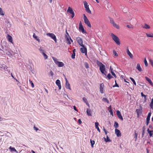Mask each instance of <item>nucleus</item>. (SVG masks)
Masks as SVG:
<instances>
[{
    "mask_svg": "<svg viewBox=\"0 0 153 153\" xmlns=\"http://www.w3.org/2000/svg\"><path fill=\"white\" fill-rule=\"evenodd\" d=\"M111 36L112 39L117 45L120 44V39L118 37L113 33H111Z\"/></svg>",
    "mask_w": 153,
    "mask_h": 153,
    "instance_id": "f257e3e1",
    "label": "nucleus"
},
{
    "mask_svg": "<svg viewBox=\"0 0 153 153\" xmlns=\"http://www.w3.org/2000/svg\"><path fill=\"white\" fill-rule=\"evenodd\" d=\"M83 19L85 23L89 27H91V25L89 20L85 14H83Z\"/></svg>",
    "mask_w": 153,
    "mask_h": 153,
    "instance_id": "f03ea898",
    "label": "nucleus"
},
{
    "mask_svg": "<svg viewBox=\"0 0 153 153\" xmlns=\"http://www.w3.org/2000/svg\"><path fill=\"white\" fill-rule=\"evenodd\" d=\"M46 35L53 39L56 43L57 42V39L56 36L53 33H48L46 34Z\"/></svg>",
    "mask_w": 153,
    "mask_h": 153,
    "instance_id": "7ed1b4c3",
    "label": "nucleus"
},
{
    "mask_svg": "<svg viewBox=\"0 0 153 153\" xmlns=\"http://www.w3.org/2000/svg\"><path fill=\"white\" fill-rule=\"evenodd\" d=\"M76 40L79 44L81 47H83L84 45L83 44V40L80 37H78L76 38Z\"/></svg>",
    "mask_w": 153,
    "mask_h": 153,
    "instance_id": "20e7f679",
    "label": "nucleus"
},
{
    "mask_svg": "<svg viewBox=\"0 0 153 153\" xmlns=\"http://www.w3.org/2000/svg\"><path fill=\"white\" fill-rule=\"evenodd\" d=\"M80 49L81 52L83 53H85V55H87V50L86 48L85 47L84 45L83 47H82Z\"/></svg>",
    "mask_w": 153,
    "mask_h": 153,
    "instance_id": "39448f33",
    "label": "nucleus"
},
{
    "mask_svg": "<svg viewBox=\"0 0 153 153\" xmlns=\"http://www.w3.org/2000/svg\"><path fill=\"white\" fill-rule=\"evenodd\" d=\"M79 29L81 30L82 33H86V32L85 31L81 22H80L79 23Z\"/></svg>",
    "mask_w": 153,
    "mask_h": 153,
    "instance_id": "423d86ee",
    "label": "nucleus"
},
{
    "mask_svg": "<svg viewBox=\"0 0 153 153\" xmlns=\"http://www.w3.org/2000/svg\"><path fill=\"white\" fill-rule=\"evenodd\" d=\"M100 69L102 74H104L105 75H106L105 73V72H106L105 66L104 65H102V66L100 67Z\"/></svg>",
    "mask_w": 153,
    "mask_h": 153,
    "instance_id": "0eeeda50",
    "label": "nucleus"
},
{
    "mask_svg": "<svg viewBox=\"0 0 153 153\" xmlns=\"http://www.w3.org/2000/svg\"><path fill=\"white\" fill-rule=\"evenodd\" d=\"M104 87V85L103 83H101L100 85V92L101 93H104L103 89Z\"/></svg>",
    "mask_w": 153,
    "mask_h": 153,
    "instance_id": "6e6552de",
    "label": "nucleus"
},
{
    "mask_svg": "<svg viewBox=\"0 0 153 153\" xmlns=\"http://www.w3.org/2000/svg\"><path fill=\"white\" fill-rule=\"evenodd\" d=\"M140 108L139 109H137L136 110V112L138 117H139V115L141 114H142V108L141 106H140Z\"/></svg>",
    "mask_w": 153,
    "mask_h": 153,
    "instance_id": "1a4fd4ad",
    "label": "nucleus"
},
{
    "mask_svg": "<svg viewBox=\"0 0 153 153\" xmlns=\"http://www.w3.org/2000/svg\"><path fill=\"white\" fill-rule=\"evenodd\" d=\"M117 114L118 116V117L121 119L122 120H123V118L122 117V116L121 115V114L120 112L119 111H117Z\"/></svg>",
    "mask_w": 153,
    "mask_h": 153,
    "instance_id": "9d476101",
    "label": "nucleus"
},
{
    "mask_svg": "<svg viewBox=\"0 0 153 153\" xmlns=\"http://www.w3.org/2000/svg\"><path fill=\"white\" fill-rule=\"evenodd\" d=\"M115 133L117 137H120L121 133L120 130L117 129H116L115 130Z\"/></svg>",
    "mask_w": 153,
    "mask_h": 153,
    "instance_id": "9b49d317",
    "label": "nucleus"
},
{
    "mask_svg": "<svg viewBox=\"0 0 153 153\" xmlns=\"http://www.w3.org/2000/svg\"><path fill=\"white\" fill-rule=\"evenodd\" d=\"M56 85L58 86L59 89H60L61 88V86L60 81L59 79L57 80L56 81Z\"/></svg>",
    "mask_w": 153,
    "mask_h": 153,
    "instance_id": "f8f14e48",
    "label": "nucleus"
},
{
    "mask_svg": "<svg viewBox=\"0 0 153 153\" xmlns=\"http://www.w3.org/2000/svg\"><path fill=\"white\" fill-rule=\"evenodd\" d=\"M65 38L66 39V40L67 41V44L69 45L71 44V43L70 41L71 40L70 39V37L68 36L67 35H65Z\"/></svg>",
    "mask_w": 153,
    "mask_h": 153,
    "instance_id": "ddd939ff",
    "label": "nucleus"
},
{
    "mask_svg": "<svg viewBox=\"0 0 153 153\" xmlns=\"http://www.w3.org/2000/svg\"><path fill=\"white\" fill-rule=\"evenodd\" d=\"M56 65H58L59 67H63L64 65V64L62 62H56Z\"/></svg>",
    "mask_w": 153,
    "mask_h": 153,
    "instance_id": "4468645a",
    "label": "nucleus"
},
{
    "mask_svg": "<svg viewBox=\"0 0 153 153\" xmlns=\"http://www.w3.org/2000/svg\"><path fill=\"white\" fill-rule=\"evenodd\" d=\"M145 78L146 80L152 86H153V83L150 79L147 76H145Z\"/></svg>",
    "mask_w": 153,
    "mask_h": 153,
    "instance_id": "2eb2a0df",
    "label": "nucleus"
},
{
    "mask_svg": "<svg viewBox=\"0 0 153 153\" xmlns=\"http://www.w3.org/2000/svg\"><path fill=\"white\" fill-rule=\"evenodd\" d=\"M127 54L131 58H132L133 57V55L132 53L130 52L128 48L127 50Z\"/></svg>",
    "mask_w": 153,
    "mask_h": 153,
    "instance_id": "dca6fc26",
    "label": "nucleus"
},
{
    "mask_svg": "<svg viewBox=\"0 0 153 153\" xmlns=\"http://www.w3.org/2000/svg\"><path fill=\"white\" fill-rule=\"evenodd\" d=\"M136 68L140 71H142L140 65L139 63H138L137 64Z\"/></svg>",
    "mask_w": 153,
    "mask_h": 153,
    "instance_id": "f3484780",
    "label": "nucleus"
},
{
    "mask_svg": "<svg viewBox=\"0 0 153 153\" xmlns=\"http://www.w3.org/2000/svg\"><path fill=\"white\" fill-rule=\"evenodd\" d=\"M67 12L70 13V14L74 12V11L70 7H69L67 10Z\"/></svg>",
    "mask_w": 153,
    "mask_h": 153,
    "instance_id": "a211bd4d",
    "label": "nucleus"
},
{
    "mask_svg": "<svg viewBox=\"0 0 153 153\" xmlns=\"http://www.w3.org/2000/svg\"><path fill=\"white\" fill-rule=\"evenodd\" d=\"M9 149L10 150V151L11 152H15L17 153H18V152L14 148L12 147L11 146H10L9 148Z\"/></svg>",
    "mask_w": 153,
    "mask_h": 153,
    "instance_id": "6ab92c4d",
    "label": "nucleus"
},
{
    "mask_svg": "<svg viewBox=\"0 0 153 153\" xmlns=\"http://www.w3.org/2000/svg\"><path fill=\"white\" fill-rule=\"evenodd\" d=\"M147 131L148 132V133L149 134V136L150 137H152V135L153 134V131H150L149 128L147 129Z\"/></svg>",
    "mask_w": 153,
    "mask_h": 153,
    "instance_id": "aec40b11",
    "label": "nucleus"
},
{
    "mask_svg": "<svg viewBox=\"0 0 153 153\" xmlns=\"http://www.w3.org/2000/svg\"><path fill=\"white\" fill-rule=\"evenodd\" d=\"M65 86L67 88L71 89L70 84L69 83L68 81H67V82H66Z\"/></svg>",
    "mask_w": 153,
    "mask_h": 153,
    "instance_id": "412c9836",
    "label": "nucleus"
},
{
    "mask_svg": "<svg viewBox=\"0 0 153 153\" xmlns=\"http://www.w3.org/2000/svg\"><path fill=\"white\" fill-rule=\"evenodd\" d=\"M142 27L143 28L146 29H149L150 28V27L147 24H145L144 26H142Z\"/></svg>",
    "mask_w": 153,
    "mask_h": 153,
    "instance_id": "4be33fe9",
    "label": "nucleus"
},
{
    "mask_svg": "<svg viewBox=\"0 0 153 153\" xmlns=\"http://www.w3.org/2000/svg\"><path fill=\"white\" fill-rule=\"evenodd\" d=\"M7 39L10 42L12 43V38L11 36L8 35H7Z\"/></svg>",
    "mask_w": 153,
    "mask_h": 153,
    "instance_id": "5701e85b",
    "label": "nucleus"
},
{
    "mask_svg": "<svg viewBox=\"0 0 153 153\" xmlns=\"http://www.w3.org/2000/svg\"><path fill=\"white\" fill-rule=\"evenodd\" d=\"M83 100L85 103L89 107V104L88 103L87 99L85 97H83Z\"/></svg>",
    "mask_w": 153,
    "mask_h": 153,
    "instance_id": "b1692460",
    "label": "nucleus"
},
{
    "mask_svg": "<svg viewBox=\"0 0 153 153\" xmlns=\"http://www.w3.org/2000/svg\"><path fill=\"white\" fill-rule=\"evenodd\" d=\"M87 113L88 115L91 116V110L89 109H87Z\"/></svg>",
    "mask_w": 153,
    "mask_h": 153,
    "instance_id": "393cba45",
    "label": "nucleus"
},
{
    "mask_svg": "<svg viewBox=\"0 0 153 153\" xmlns=\"http://www.w3.org/2000/svg\"><path fill=\"white\" fill-rule=\"evenodd\" d=\"M113 26L117 29H119L120 27L115 22L113 25Z\"/></svg>",
    "mask_w": 153,
    "mask_h": 153,
    "instance_id": "a878e982",
    "label": "nucleus"
},
{
    "mask_svg": "<svg viewBox=\"0 0 153 153\" xmlns=\"http://www.w3.org/2000/svg\"><path fill=\"white\" fill-rule=\"evenodd\" d=\"M102 100H103V101L104 102H106L107 103H109V101L107 98H103L102 99Z\"/></svg>",
    "mask_w": 153,
    "mask_h": 153,
    "instance_id": "bb28decb",
    "label": "nucleus"
},
{
    "mask_svg": "<svg viewBox=\"0 0 153 153\" xmlns=\"http://www.w3.org/2000/svg\"><path fill=\"white\" fill-rule=\"evenodd\" d=\"M97 65L100 67L101 66H102V65H104L101 62L99 61H97Z\"/></svg>",
    "mask_w": 153,
    "mask_h": 153,
    "instance_id": "cd10ccee",
    "label": "nucleus"
},
{
    "mask_svg": "<svg viewBox=\"0 0 153 153\" xmlns=\"http://www.w3.org/2000/svg\"><path fill=\"white\" fill-rule=\"evenodd\" d=\"M150 106L151 108L153 110V98L152 100Z\"/></svg>",
    "mask_w": 153,
    "mask_h": 153,
    "instance_id": "c85d7f7f",
    "label": "nucleus"
},
{
    "mask_svg": "<svg viewBox=\"0 0 153 153\" xmlns=\"http://www.w3.org/2000/svg\"><path fill=\"white\" fill-rule=\"evenodd\" d=\"M146 35L148 37H153V34H148L146 33Z\"/></svg>",
    "mask_w": 153,
    "mask_h": 153,
    "instance_id": "c756f323",
    "label": "nucleus"
},
{
    "mask_svg": "<svg viewBox=\"0 0 153 153\" xmlns=\"http://www.w3.org/2000/svg\"><path fill=\"white\" fill-rule=\"evenodd\" d=\"M88 13L91 14V12L89 8H88L85 10Z\"/></svg>",
    "mask_w": 153,
    "mask_h": 153,
    "instance_id": "7c9ffc66",
    "label": "nucleus"
},
{
    "mask_svg": "<svg viewBox=\"0 0 153 153\" xmlns=\"http://www.w3.org/2000/svg\"><path fill=\"white\" fill-rule=\"evenodd\" d=\"M130 79H131V80L133 82V84L135 85H136V83L135 80H134V79L133 78H132V77H131L130 78Z\"/></svg>",
    "mask_w": 153,
    "mask_h": 153,
    "instance_id": "2f4dec72",
    "label": "nucleus"
},
{
    "mask_svg": "<svg viewBox=\"0 0 153 153\" xmlns=\"http://www.w3.org/2000/svg\"><path fill=\"white\" fill-rule=\"evenodd\" d=\"M110 23L112 24V25L115 23V22L114 21V19L111 18H110Z\"/></svg>",
    "mask_w": 153,
    "mask_h": 153,
    "instance_id": "473e14b6",
    "label": "nucleus"
},
{
    "mask_svg": "<svg viewBox=\"0 0 153 153\" xmlns=\"http://www.w3.org/2000/svg\"><path fill=\"white\" fill-rule=\"evenodd\" d=\"M0 67L2 69H4L6 68L7 66L5 65H1Z\"/></svg>",
    "mask_w": 153,
    "mask_h": 153,
    "instance_id": "72a5a7b5",
    "label": "nucleus"
},
{
    "mask_svg": "<svg viewBox=\"0 0 153 153\" xmlns=\"http://www.w3.org/2000/svg\"><path fill=\"white\" fill-rule=\"evenodd\" d=\"M65 32H66V34H67L66 35H67L69 37H70V39L71 40V41L72 42H73V40L71 39V37H70V36H69V34L68 33L67 31V30H66Z\"/></svg>",
    "mask_w": 153,
    "mask_h": 153,
    "instance_id": "f704fd0d",
    "label": "nucleus"
},
{
    "mask_svg": "<svg viewBox=\"0 0 153 153\" xmlns=\"http://www.w3.org/2000/svg\"><path fill=\"white\" fill-rule=\"evenodd\" d=\"M42 54L43 55L45 59H46L48 58V56L46 54H45L44 52H42Z\"/></svg>",
    "mask_w": 153,
    "mask_h": 153,
    "instance_id": "c9c22d12",
    "label": "nucleus"
},
{
    "mask_svg": "<svg viewBox=\"0 0 153 153\" xmlns=\"http://www.w3.org/2000/svg\"><path fill=\"white\" fill-rule=\"evenodd\" d=\"M144 63H145V64L146 66H148V64L146 58H145L144 59Z\"/></svg>",
    "mask_w": 153,
    "mask_h": 153,
    "instance_id": "e433bc0d",
    "label": "nucleus"
},
{
    "mask_svg": "<svg viewBox=\"0 0 153 153\" xmlns=\"http://www.w3.org/2000/svg\"><path fill=\"white\" fill-rule=\"evenodd\" d=\"M33 36L35 39H36L39 42H40V40L38 38V37L37 36H35L34 34H33Z\"/></svg>",
    "mask_w": 153,
    "mask_h": 153,
    "instance_id": "4c0bfd02",
    "label": "nucleus"
},
{
    "mask_svg": "<svg viewBox=\"0 0 153 153\" xmlns=\"http://www.w3.org/2000/svg\"><path fill=\"white\" fill-rule=\"evenodd\" d=\"M114 126L115 128H117L118 126V124L117 123L115 122L114 124Z\"/></svg>",
    "mask_w": 153,
    "mask_h": 153,
    "instance_id": "58836bf2",
    "label": "nucleus"
},
{
    "mask_svg": "<svg viewBox=\"0 0 153 153\" xmlns=\"http://www.w3.org/2000/svg\"><path fill=\"white\" fill-rule=\"evenodd\" d=\"M53 60L54 62L56 64V63H57V62H58V61H57V59L56 58H55V57H53Z\"/></svg>",
    "mask_w": 153,
    "mask_h": 153,
    "instance_id": "ea45409f",
    "label": "nucleus"
},
{
    "mask_svg": "<svg viewBox=\"0 0 153 153\" xmlns=\"http://www.w3.org/2000/svg\"><path fill=\"white\" fill-rule=\"evenodd\" d=\"M113 54L114 56H118V54L114 50L113 51Z\"/></svg>",
    "mask_w": 153,
    "mask_h": 153,
    "instance_id": "a19ab883",
    "label": "nucleus"
},
{
    "mask_svg": "<svg viewBox=\"0 0 153 153\" xmlns=\"http://www.w3.org/2000/svg\"><path fill=\"white\" fill-rule=\"evenodd\" d=\"M106 137H107V140H106V139L105 138V142H109V141H111L109 139V137L108 136H107Z\"/></svg>",
    "mask_w": 153,
    "mask_h": 153,
    "instance_id": "79ce46f5",
    "label": "nucleus"
},
{
    "mask_svg": "<svg viewBox=\"0 0 153 153\" xmlns=\"http://www.w3.org/2000/svg\"><path fill=\"white\" fill-rule=\"evenodd\" d=\"M110 68L111 70V73L112 74L113 76H114L115 77H116V75L115 74V73H114V72L113 71H112V70H111V67H110Z\"/></svg>",
    "mask_w": 153,
    "mask_h": 153,
    "instance_id": "37998d69",
    "label": "nucleus"
},
{
    "mask_svg": "<svg viewBox=\"0 0 153 153\" xmlns=\"http://www.w3.org/2000/svg\"><path fill=\"white\" fill-rule=\"evenodd\" d=\"M90 141H91V145L92 147H93V145L95 143V142H94V140H91Z\"/></svg>",
    "mask_w": 153,
    "mask_h": 153,
    "instance_id": "c03bdc74",
    "label": "nucleus"
},
{
    "mask_svg": "<svg viewBox=\"0 0 153 153\" xmlns=\"http://www.w3.org/2000/svg\"><path fill=\"white\" fill-rule=\"evenodd\" d=\"M107 77L108 79H110L111 78H112V76H111L110 74H109L108 75Z\"/></svg>",
    "mask_w": 153,
    "mask_h": 153,
    "instance_id": "a18cd8bd",
    "label": "nucleus"
},
{
    "mask_svg": "<svg viewBox=\"0 0 153 153\" xmlns=\"http://www.w3.org/2000/svg\"><path fill=\"white\" fill-rule=\"evenodd\" d=\"M150 121V118H146V125H148Z\"/></svg>",
    "mask_w": 153,
    "mask_h": 153,
    "instance_id": "49530a36",
    "label": "nucleus"
},
{
    "mask_svg": "<svg viewBox=\"0 0 153 153\" xmlns=\"http://www.w3.org/2000/svg\"><path fill=\"white\" fill-rule=\"evenodd\" d=\"M85 67L86 68H89V65L88 64L87 62H85Z\"/></svg>",
    "mask_w": 153,
    "mask_h": 153,
    "instance_id": "de8ad7c7",
    "label": "nucleus"
},
{
    "mask_svg": "<svg viewBox=\"0 0 153 153\" xmlns=\"http://www.w3.org/2000/svg\"><path fill=\"white\" fill-rule=\"evenodd\" d=\"M75 53H73L71 55V58L74 59L75 58Z\"/></svg>",
    "mask_w": 153,
    "mask_h": 153,
    "instance_id": "09e8293b",
    "label": "nucleus"
},
{
    "mask_svg": "<svg viewBox=\"0 0 153 153\" xmlns=\"http://www.w3.org/2000/svg\"><path fill=\"white\" fill-rule=\"evenodd\" d=\"M0 14L2 15H4V14L3 13L1 7H0Z\"/></svg>",
    "mask_w": 153,
    "mask_h": 153,
    "instance_id": "8fccbe9b",
    "label": "nucleus"
},
{
    "mask_svg": "<svg viewBox=\"0 0 153 153\" xmlns=\"http://www.w3.org/2000/svg\"><path fill=\"white\" fill-rule=\"evenodd\" d=\"M137 134L136 132V131L135 132V134H134V137L135 138V140H136L137 138Z\"/></svg>",
    "mask_w": 153,
    "mask_h": 153,
    "instance_id": "3c124183",
    "label": "nucleus"
},
{
    "mask_svg": "<svg viewBox=\"0 0 153 153\" xmlns=\"http://www.w3.org/2000/svg\"><path fill=\"white\" fill-rule=\"evenodd\" d=\"M127 27H128L129 28H133V26L132 25H127Z\"/></svg>",
    "mask_w": 153,
    "mask_h": 153,
    "instance_id": "603ef678",
    "label": "nucleus"
},
{
    "mask_svg": "<svg viewBox=\"0 0 153 153\" xmlns=\"http://www.w3.org/2000/svg\"><path fill=\"white\" fill-rule=\"evenodd\" d=\"M83 3H84L85 7L88 5V3L86 1H84Z\"/></svg>",
    "mask_w": 153,
    "mask_h": 153,
    "instance_id": "864d4df0",
    "label": "nucleus"
},
{
    "mask_svg": "<svg viewBox=\"0 0 153 153\" xmlns=\"http://www.w3.org/2000/svg\"><path fill=\"white\" fill-rule=\"evenodd\" d=\"M99 124L98 122H96L95 123V128H96L97 127H98V126H99Z\"/></svg>",
    "mask_w": 153,
    "mask_h": 153,
    "instance_id": "5fc2aeb1",
    "label": "nucleus"
},
{
    "mask_svg": "<svg viewBox=\"0 0 153 153\" xmlns=\"http://www.w3.org/2000/svg\"><path fill=\"white\" fill-rule=\"evenodd\" d=\"M30 83L31 84L32 87L33 88L34 87V84L33 83V82H32V81H30Z\"/></svg>",
    "mask_w": 153,
    "mask_h": 153,
    "instance_id": "6e6d98bb",
    "label": "nucleus"
},
{
    "mask_svg": "<svg viewBox=\"0 0 153 153\" xmlns=\"http://www.w3.org/2000/svg\"><path fill=\"white\" fill-rule=\"evenodd\" d=\"M72 14L71 16V17L72 18H73L74 17V16H75V13L74 12L72 13H71Z\"/></svg>",
    "mask_w": 153,
    "mask_h": 153,
    "instance_id": "4d7b16f0",
    "label": "nucleus"
},
{
    "mask_svg": "<svg viewBox=\"0 0 153 153\" xmlns=\"http://www.w3.org/2000/svg\"><path fill=\"white\" fill-rule=\"evenodd\" d=\"M151 115V113L150 112L148 114V115L147 116V117L148 118H150V117Z\"/></svg>",
    "mask_w": 153,
    "mask_h": 153,
    "instance_id": "13d9d810",
    "label": "nucleus"
},
{
    "mask_svg": "<svg viewBox=\"0 0 153 153\" xmlns=\"http://www.w3.org/2000/svg\"><path fill=\"white\" fill-rule=\"evenodd\" d=\"M39 50L42 53L43 52H44V51L41 48H39Z\"/></svg>",
    "mask_w": 153,
    "mask_h": 153,
    "instance_id": "bf43d9fd",
    "label": "nucleus"
},
{
    "mask_svg": "<svg viewBox=\"0 0 153 153\" xmlns=\"http://www.w3.org/2000/svg\"><path fill=\"white\" fill-rule=\"evenodd\" d=\"M33 128L36 131L39 130V128H38L35 127V126Z\"/></svg>",
    "mask_w": 153,
    "mask_h": 153,
    "instance_id": "052dcab7",
    "label": "nucleus"
},
{
    "mask_svg": "<svg viewBox=\"0 0 153 153\" xmlns=\"http://www.w3.org/2000/svg\"><path fill=\"white\" fill-rule=\"evenodd\" d=\"M78 123L79 124H81L82 123V121H81V120L80 119H79L78 120Z\"/></svg>",
    "mask_w": 153,
    "mask_h": 153,
    "instance_id": "680f3d73",
    "label": "nucleus"
},
{
    "mask_svg": "<svg viewBox=\"0 0 153 153\" xmlns=\"http://www.w3.org/2000/svg\"><path fill=\"white\" fill-rule=\"evenodd\" d=\"M96 128L97 129V131H98L99 132H100V129L99 128V127H97V128Z\"/></svg>",
    "mask_w": 153,
    "mask_h": 153,
    "instance_id": "e2e57ef3",
    "label": "nucleus"
},
{
    "mask_svg": "<svg viewBox=\"0 0 153 153\" xmlns=\"http://www.w3.org/2000/svg\"><path fill=\"white\" fill-rule=\"evenodd\" d=\"M74 109L76 111H77V109L76 108V107L75 106H74Z\"/></svg>",
    "mask_w": 153,
    "mask_h": 153,
    "instance_id": "0e129e2a",
    "label": "nucleus"
},
{
    "mask_svg": "<svg viewBox=\"0 0 153 153\" xmlns=\"http://www.w3.org/2000/svg\"><path fill=\"white\" fill-rule=\"evenodd\" d=\"M109 112H110L111 114L112 115H113V113L112 112V110L111 109L110 111Z\"/></svg>",
    "mask_w": 153,
    "mask_h": 153,
    "instance_id": "69168bd1",
    "label": "nucleus"
},
{
    "mask_svg": "<svg viewBox=\"0 0 153 153\" xmlns=\"http://www.w3.org/2000/svg\"><path fill=\"white\" fill-rule=\"evenodd\" d=\"M150 64L153 67V61H151Z\"/></svg>",
    "mask_w": 153,
    "mask_h": 153,
    "instance_id": "338daca9",
    "label": "nucleus"
},
{
    "mask_svg": "<svg viewBox=\"0 0 153 153\" xmlns=\"http://www.w3.org/2000/svg\"><path fill=\"white\" fill-rule=\"evenodd\" d=\"M50 73H51V75L52 76H53V72L52 71H51L50 72Z\"/></svg>",
    "mask_w": 153,
    "mask_h": 153,
    "instance_id": "774afa93",
    "label": "nucleus"
}]
</instances>
